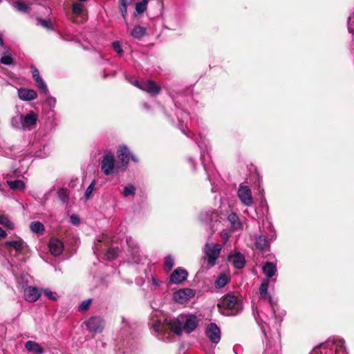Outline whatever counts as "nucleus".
Returning a JSON list of instances; mask_svg holds the SVG:
<instances>
[{"label":"nucleus","mask_w":354,"mask_h":354,"mask_svg":"<svg viewBox=\"0 0 354 354\" xmlns=\"http://www.w3.org/2000/svg\"><path fill=\"white\" fill-rule=\"evenodd\" d=\"M135 191H136L135 187L132 185H129L124 188V189L122 191V194L124 196H129L131 195H133L135 194Z\"/></svg>","instance_id":"obj_38"},{"label":"nucleus","mask_w":354,"mask_h":354,"mask_svg":"<svg viewBox=\"0 0 354 354\" xmlns=\"http://www.w3.org/2000/svg\"><path fill=\"white\" fill-rule=\"evenodd\" d=\"M78 1H79L78 2L84 3V1H86L87 0H78Z\"/></svg>","instance_id":"obj_59"},{"label":"nucleus","mask_w":354,"mask_h":354,"mask_svg":"<svg viewBox=\"0 0 354 354\" xmlns=\"http://www.w3.org/2000/svg\"><path fill=\"white\" fill-rule=\"evenodd\" d=\"M48 247L51 254L55 257L60 255L64 250L63 243L56 238L50 240Z\"/></svg>","instance_id":"obj_14"},{"label":"nucleus","mask_w":354,"mask_h":354,"mask_svg":"<svg viewBox=\"0 0 354 354\" xmlns=\"http://www.w3.org/2000/svg\"><path fill=\"white\" fill-rule=\"evenodd\" d=\"M11 126L16 129L22 130V114H18L11 118Z\"/></svg>","instance_id":"obj_25"},{"label":"nucleus","mask_w":354,"mask_h":354,"mask_svg":"<svg viewBox=\"0 0 354 354\" xmlns=\"http://www.w3.org/2000/svg\"><path fill=\"white\" fill-rule=\"evenodd\" d=\"M84 198L88 199V187H87L84 192Z\"/></svg>","instance_id":"obj_53"},{"label":"nucleus","mask_w":354,"mask_h":354,"mask_svg":"<svg viewBox=\"0 0 354 354\" xmlns=\"http://www.w3.org/2000/svg\"><path fill=\"white\" fill-rule=\"evenodd\" d=\"M174 266V260L171 256H168L165 258V269L167 271H170Z\"/></svg>","instance_id":"obj_40"},{"label":"nucleus","mask_w":354,"mask_h":354,"mask_svg":"<svg viewBox=\"0 0 354 354\" xmlns=\"http://www.w3.org/2000/svg\"><path fill=\"white\" fill-rule=\"evenodd\" d=\"M6 245L12 247L17 251L21 252L24 249V242L22 240L10 241L6 242Z\"/></svg>","instance_id":"obj_31"},{"label":"nucleus","mask_w":354,"mask_h":354,"mask_svg":"<svg viewBox=\"0 0 354 354\" xmlns=\"http://www.w3.org/2000/svg\"><path fill=\"white\" fill-rule=\"evenodd\" d=\"M142 1H145V2H147L149 3V0H142Z\"/></svg>","instance_id":"obj_60"},{"label":"nucleus","mask_w":354,"mask_h":354,"mask_svg":"<svg viewBox=\"0 0 354 354\" xmlns=\"http://www.w3.org/2000/svg\"><path fill=\"white\" fill-rule=\"evenodd\" d=\"M228 282V277L225 274L220 275L215 281L216 288H223Z\"/></svg>","instance_id":"obj_34"},{"label":"nucleus","mask_w":354,"mask_h":354,"mask_svg":"<svg viewBox=\"0 0 354 354\" xmlns=\"http://www.w3.org/2000/svg\"><path fill=\"white\" fill-rule=\"evenodd\" d=\"M94 186H95V182L93 181L92 183H90V194H91Z\"/></svg>","instance_id":"obj_55"},{"label":"nucleus","mask_w":354,"mask_h":354,"mask_svg":"<svg viewBox=\"0 0 354 354\" xmlns=\"http://www.w3.org/2000/svg\"><path fill=\"white\" fill-rule=\"evenodd\" d=\"M41 293H43L49 299H51L53 301L57 300V297L55 296V293L48 288L41 289Z\"/></svg>","instance_id":"obj_39"},{"label":"nucleus","mask_w":354,"mask_h":354,"mask_svg":"<svg viewBox=\"0 0 354 354\" xmlns=\"http://www.w3.org/2000/svg\"><path fill=\"white\" fill-rule=\"evenodd\" d=\"M3 44V41L2 38L0 37V46H2Z\"/></svg>","instance_id":"obj_58"},{"label":"nucleus","mask_w":354,"mask_h":354,"mask_svg":"<svg viewBox=\"0 0 354 354\" xmlns=\"http://www.w3.org/2000/svg\"><path fill=\"white\" fill-rule=\"evenodd\" d=\"M0 61L2 64L6 65H11L14 63L13 58L10 55H3L0 59Z\"/></svg>","instance_id":"obj_41"},{"label":"nucleus","mask_w":354,"mask_h":354,"mask_svg":"<svg viewBox=\"0 0 354 354\" xmlns=\"http://www.w3.org/2000/svg\"><path fill=\"white\" fill-rule=\"evenodd\" d=\"M57 196L63 204L66 205L68 201V190L65 188H61L57 192Z\"/></svg>","instance_id":"obj_28"},{"label":"nucleus","mask_w":354,"mask_h":354,"mask_svg":"<svg viewBox=\"0 0 354 354\" xmlns=\"http://www.w3.org/2000/svg\"><path fill=\"white\" fill-rule=\"evenodd\" d=\"M228 221L231 223L232 227L234 230L239 229L241 227V223L239 216L234 213L229 214Z\"/></svg>","instance_id":"obj_26"},{"label":"nucleus","mask_w":354,"mask_h":354,"mask_svg":"<svg viewBox=\"0 0 354 354\" xmlns=\"http://www.w3.org/2000/svg\"><path fill=\"white\" fill-rule=\"evenodd\" d=\"M237 304V299L233 295H225L218 304V307L224 310H232Z\"/></svg>","instance_id":"obj_11"},{"label":"nucleus","mask_w":354,"mask_h":354,"mask_svg":"<svg viewBox=\"0 0 354 354\" xmlns=\"http://www.w3.org/2000/svg\"><path fill=\"white\" fill-rule=\"evenodd\" d=\"M55 119L56 118H55V113L53 111L49 112L48 120L46 125L48 126V128L50 130L54 129L55 127L56 126Z\"/></svg>","instance_id":"obj_36"},{"label":"nucleus","mask_w":354,"mask_h":354,"mask_svg":"<svg viewBox=\"0 0 354 354\" xmlns=\"http://www.w3.org/2000/svg\"><path fill=\"white\" fill-rule=\"evenodd\" d=\"M7 183L12 189L24 190L26 187L24 182L21 180H8Z\"/></svg>","instance_id":"obj_24"},{"label":"nucleus","mask_w":354,"mask_h":354,"mask_svg":"<svg viewBox=\"0 0 354 354\" xmlns=\"http://www.w3.org/2000/svg\"><path fill=\"white\" fill-rule=\"evenodd\" d=\"M104 327L103 319L99 316L90 318V332L95 333H101Z\"/></svg>","instance_id":"obj_13"},{"label":"nucleus","mask_w":354,"mask_h":354,"mask_svg":"<svg viewBox=\"0 0 354 354\" xmlns=\"http://www.w3.org/2000/svg\"><path fill=\"white\" fill-rule=\"evenodd\" d=\"M31 70H32V77H33L35 81L41 77L39 75V71L35 66H32Z\"/></svg>","instance_id":"obj_46"},{"label":"nucleus","mask_w":354,"mask_h":354,"mask_svg":"<svg viewBox=\"0 0 354 354\" xmlns=\"http://www.w3.org/2000/svg\"><path fill=\"white\" fill-rule=\"evenodd\" d=\"M38 120L37 114L31 111L26 115H22V130L30 131L36 124Z\"/></svg>","instance_id":"obj_8"},{"label":"nucleus","mask_w":354,"mask_h":354,"mask_svg":"<svg viewBox=\"0 0 354 354\" xmlns=\"http://www.w3.org/2000/svg\"><path fill=\"white\" fill-rule=\"evenodd\" d=\"M18 97L23 101H32L37 97V93L34 89L20 88L18 89Z\"/></svg>","instance_id":"obj_15"},{"label":"nucleus","mask_w":354,"mask_h":354,"mask_svg":"<svg viewBox=\"0 0 354 354\" xmlns=\"http://www.w3.org/2000/svg\"><path fill=\"white\" fill-rule=\"evenodd\" d=\"M228 261L236 268L241 269L245 265V259L244 255L240 252H236L228 257Z\"/></svg>","instance_id":"obj_16"},{"label":"nucleus","mask_w":354,"mask_h":354,"mask_svg":"<svg viewBox=\"0 0 354 354\" xmlns=\"http://www.w3.org/2000/svg\"><path fill=\"white\" fill-rule=\"evenodd\" d=\"M327 348H330V349L335 348L336 354H346L344 341L342 339H328L325 343L322 344L319 346L314 348L311 354H319L320 349Z\"/></svg>","instance_id":"obj_3"},{"label":"nucleus","mask_w":354,"mask_h":354,"mask_svg":"<svg viewBox=\"0 0 354 354\" xmlns=\"http://www.w3.org/2000/svg\"><path fill=\"white\" fill-rule=\"evenodd\" d=\"M255 245L257 248L262 251H267L270 246L269 241L263 234H261L256 238Z\"/></svg>","instance_id":"obj_21"},{"label":"nucleus","mask_w":354,"mask_h":354,"mask_svg":"<svg viewBox=\"0 0 354 354\" xmlns=\"http://www.w3.org/2000/svg\"><path fill=\"white\" fill-rule=\"evenodd\" d=\"M270 281H272L274 282V281H276V279H271Z\"/></svg>","instance_id":"obj_62"},{"label":"nucleus","mask_w":354,"mask_h":354,"mask_svg":"<svg viewBox=\"0 0 354 354\" xmlns=\"http://www.w3.org/2000/svg\"><path fill=\"white\" fill-rule=\"evenodd\" d=\"M153 331L156 333V331H155L154 330H153ZM168 331H171V332H172L171 330H169V329H164V330H162V332H161V333H158V332H156V333H157L158 335H163V336H166V335H167H167H169V333H168Z\"/></svg>","instance_id":"obj_50"},{"label":"nucleus","mask_w":354,"mask_h":354,"mask_svg":"<svg viewBox=\"0 0 354 354\" xmlns=\"http://www.w3.org/2000/svg\"><path fill=\"white\" fill-rule=\"evenodd\" d=\"M50 153V147L48 145H44L42 149L37 150L35 153V156L37 158H44Z\"/></svg>","instance_id":"obj_32"},{"label":"nucleus","mask_w":354,"mask_h":354,"mask_svg":"<svg viewBox=\"0 0 354 354\" xmlns=\"http://www.w3.org/2000/svg\"><path fill=\"white\" fill-rule=\"evenodd\" d=\"M350 21H351V17H349V18L348 19V31H349L350 32H353V30H352V29H351V26H350Z\"/></svg>","instance_id":"obj_54"},{"label":"nucleus","mask_w":354,"mask_h":354,"mask_svg":"<svg viewBox=\"0 0 354 354\" xmlns=\"http://www.w3.org/2000/svg\"><path fill=\"white\" fill-rule=\"evenodd\" d=\"M120 6H127L128 0H120Z\"/></svg>","instance_id":"obj_52"},{"label":"nucleus","mask_w":354,"mask_h":354,"mask_svg":"<svg viewBox=\"0 0 354 354\" xmlns=\"http://www.w3.org/2000/svg\"><path fill=\"white\" fill-rule=\"evenodd\" d=\"M147 32V29L140 26H136L133 28L130 31V35L135 39H140L143 37Z\"/></svg>","instance_id":"obj_22"},{"label":"nucleus","mask_w":354,"mask_h":354,"mask_svg":"<svg viewBox=\"0 0 354 354\" xmlns=\"http://www.w3.org/2000/svg\"><path fill=\"white\" fill-rule=\"evenodd\" d=\"M206 335L214 344H218L221 340V330L215 323H210L206 329Z\"/></svg>","instance_id":"obj_9"},{"label":"nucleus","mask_w":354,"mask_h":354,"mask_svg":"<svg viewBox=\"0 0 354 354\" xmlns=\"http://www.w3.org/2000/svg\"><path fill=\"white\" fill-rule=\"evenodd\" d=\"M198 325V319L193 314H180L176 318H165L163 320H153L152 328L156 332L161 333L164 329H169L174 334L180 335L184 330L187 333L193 332Z\"/></svg>","instance_id":"obj_1"},{"label":"nucleus","mask_w":354,"mask_h":354,"mask_svg":"<svg viewBox=\"0 0 354 354\" xmlns=\"http://www.w3.org/2000/svg\"><path fill=\"white\" fill-rule=\"evenodd\" d=\"M88 309V299L84 300L79 306L80 311H84Z\"/></svg>","instance_id":"obj_48"},{"label":"nucleus","mask_w":354,"mask_h":354,"mask_svg":"<svg viewBox=\"0 0 354 354\" xmlns=\"http://www.w3.org/2000/svg\"><path fill=\"white\" fill-rule=\"evenodd\" d=\"M187 272L182 268H176L170 275V281L173 283L178 284L186 280L187 277Z\"/></svg>","instance_id":"obj_12"},{"label":"nucleus","mask_w":354,"mask_h":354,"mask_svg":"<svg viewBox=\"0 0 354 354\" xmlns=\"http://www.w3.org/2000/svg\"><path fill=\"white\" fill-rule=\"evenodd\" d=\"M196 143H197V145H198V147H201L200 143H199L198 141H196Z\"/></svg>","instance_id":"obj_61"},{"label":"nucleus","mask_w":354,"mask_h":354,"mask_svg":"<svg viewBox=\"0 0 354 354\" xmlns=\"http://www.w3.org/2000/svg\"><path fill=\"white\" fill-rule=\"evenodd\" d=\"M262 271L268 279H271L277 273L276 265L272 262H266L262 268Z\"/></svg>","instance_id":"obj_20"},{"label":"nucleus","mask_w":354,"mask_h":354,"mask_svg":"<svg viewBox=\"0 0 354 354\" xmlns=\"http://www.w3.org/2000/svg\"><path fill=\"white\" fill-rule=\"evenodd\" d=\"M222 246L218 243H209L205 245L204 252L208 265L211 267L216 264V260L220 256Z\"/></svg>","instance_id":"obj_2"},{"label":"nucleus","mask_w":354,"mask_h":354,"mask_svg":"<svg viewBox=\"0 0 354 354\" xmlns=\"http://www.w3.org/2000/svg\"><path fill=\"white\" fill-rule=\"evenodd\" d=\"M117 153L118 158L121 162L122 166L126 168L130 159V153L129 149L126 146H121L118 149Z\"/></svg>","instance_id":"obj_18"},{"label":"nucleus","mask_w":354,"mask_h":354,"mask_svg":"<svg viewBox=\"0 0 354 354\" xmlns=\"http://www.w3.org/2000/svg\"><path fill=\"white\" fill-rule=\"evenodd\" d=\"M112 46L115 52L118 53L119 55H122L123 54V50L121 46L120 43L118 41H113L112 44Z\"/></svg>","instance_id":"obj_42"},{"label":"nucleus","mask_w":354,"mask_h":354,"mask_svg":"<svg viewBox=\"0 0 354 354\" xmlns=\"http://www.w3.org/2000/svg\"><path fill=\"white\" fill-rule=\"evenodd\" d=\"M147 2L145 1H140L136 4V10L138 14L143 13L146 10L147 7Z\"/></svg>","instance_id":"obj_37"},{"label":"nucleus","mask_w":354,"mask_h":354,"mask_svg":"<svg viewBox=\"0 0 354 354\" xmlns=\"http://www.w3.org/2000/svg\"><path fill=\"white\" fill-rule=\"evenodd\" d=\"M83 324L86 328H88V320L84 321Z\"/></svg>","instance_id":"obj_56"},{"label":"nucleus","mask_w":354,"mask_h":354,"mask_svg":"<svg viewBox=\"0 0 354 354\" xmlns=\"http://www.w3.org/2000/svg\"><path fill=\"white\" fill-rule=\"evenodd\" d=\"M35 83L37 86L40 89L41 92L45 95H47L48 93V89L47 85L44 80L40 77L38 80H35Z\"/></svg>","instance_id":"obj_33"},{"label":"nucleus","mask_w":354,"mask_h":354,"mask_svg":"<svg viewBox=\"0 0 354 354\" xmlns=\"http://www.w3.org/2000/svg\"><path fill=\"white\" fill-rule=\"evenodd\" d=\"M24 347L28 353L33 354H43L44 353V348L41 344L35 341H27Z\"/></svg>","instance_id":"obj_17"},{"label":"nucleus","mask_w":354,"mask_h":354,"mask_svg":"<svg viewBox=\"0 0 354 354\" xmlns=\"http://www.w3.org/2000/svg\"><path fill=\"white\" fill-rule=\"evenodd\" d=\"M131 159L132 160H133L134 162H137V159L133 156H131Z\"/></svg>","instance_id":"obj_57"},{"label":"nucleus","mask_w":354,"mask_h":354,"mask_svg":"<svg viewBox=\"0 0 354 354\" xmlns=\"http://www.w3.org/2000/svg\"><path fill=\"white\" fill-rule=\"evenodd\" d=\"M86 8L84 3L74 2L72 5V13L77 17H82L85 15Z\"/></svg>","instance_id":"obj_19"},{"label":"nucleus","mask_w":354,"mask_h":354,"mask_svg":"<svg viewBox=\"0 0 354 354\" xmlns=\"http://www.w3.org/2000/svg\"><path fill=\"white\" fill-rule=\"evenodd\" d=\"M56 99L54 97L48 96L46 100V104L50 108L53 109L55 106L56 104Z\"/></svg>","instance_id":"obj_43"},{"label":"nucleus","mask_w":354,"mask_h":354,"mask_svg":"<svg viewBox=\"0 0 354 354\" xmlns=\"http://www.w3.org/2000/svg\"><path fill=\"white\" fill-rule=\"evenodd\" d=\"M237 194L243 205L251 206L253 204L254 200L252 196V192L248 186L241 185Z\"/></svg>","instance_id":"obj_7"},{"label":"nucleus","mask_w":354,"mask_h":354,"mask_svg":"<svg viewBox=\"0 0 354 354\" xmlns=\"http://www.w3.org/2000/svg\"><path fill=\"white\" fill-rule=\"evenodd\" d=\"M127 6H120V10L122 13V15L124 18H125L127 14Z\"/></svg>","instance_id":"obj_49"},{"label":"nucleus","mask_w":354,"mask_h":354,"mask_svg":"<svg viewBox=\"0 0 354 354\" xmlns=\"http://www.w3.org/2000/svg\"><path fill=\"white\" fill-rule=\"evenodd\" d=\"M6 236V232L3 228L0 227V238H5Z\"/></svg>","instance_id":"obj_51"},{"label":"nucleus","mask_w":354,"mask_h":354,"mask_svg":"<svg viewBox=\"0 0 354 354\" xmlns=\"http://www.w3.org/2000/svg\"><path fill=\"white\" fill-rule=\"evenodd\" d=\"M38 22L42 27L47 28V29L50 28L51 24H50V21H48L46 19H39Z\"/></svg>","instance_id":"obj_45"},{"label":"nucleus","mask_w":354,"mask_h":354,"mask_svg":"<svg viewBox=\"0 0 354 354\" xmlns=\"http://www.w3.org/2000/svg\"><path fill=\"white\" fill-rule=\"evenodd\" d=\"M82 39L84 40V42H82V41H81V39L78 38V39H77V43H78V44H79V45H80V46H81L84 50H86V49H87V48H88V41H87V40H86V36H83V35H82Z\"/></svg>","instance_id":"obj_44"},{"label":"nucleus","mask_w":354,"mask_h":354,"mask_svg":"<svg viewBox=\"0 0 354 354\" xmlns=\"http://www.w3.org/2000/svg\"><path fill=\"white\" fill-rule=\"evenodd\" d=\"M0 224L10 230H13L15 228V225L12 221L8 218V216L4 214L0 215Z\"/></svg>","instance_id":"obj_27"},{"label":"nucleus","mask_w":354,"mask_h":354,"mask_svg":"<svg viewBox=\"0 0 354 354\" xmlns=\"http://www.w3.org/2000/svg\"><path fill=\"white\" fill-rule=\"evenodd\" d=\"M133 85L140 89L147 91L151 95H156L160 92V88L153 81H138L134 80L131 82Z\"/></svg>","instance_id":"obj_5"},{"label":"nucleus","mask_w":354,"mask_h":354,"mask_svg":"<svg viewBox=\"0 0 354 354\" xmlns=\"http://www.w3.org/2000/svg\"><path fill=\"white\" fill-rule=\"evenodd\" d=\"M30 230L37 234H42L45 230L44 225L39 221H33L30 224Z\"/></svg>","instance_id":"obj_23"},{"label":"nucleus","mask_w":354,"mask_h":354,"mask_svg":"<svg viewBox=\"0 0 354 354\" xmlns=\"http://www.w3.org/2000/svg\"><path fill=\"white\" fill-rule=\"evenodd\" d=\"M118 255V250L116 248H109L106 251L105 256L108 260H114Z\"/></svg>","instance_id":"obj_35"},{"label":"nucleus","mask_w":354,"mask_h":354,"mask_svg":"<svg viewBox=\"0 0 354 354\" xmlns=\"http://www.w3.org/2000/svg\"><path fill=\"white\" fill-rule=\"evenodd\" d=\"M12 6L18 12H26L28 10L29 7L24 2L17 1L12 3Z\"/></svg>","instance_id":"obj_30"},{"label":"nucleus","mask_w":354,"mask_h":354,"mask_svg":"<svg viewBox=\"0 0 354 354\" xmlns=\"http://www.w3.org/2000/svg\"><path fill=\"white\" fill-rule=\"evenodd\" d=\"M196 292L191 288H182L174 293V299L179 304H184L194 297Z\"/></svg>","instance_id":"obj_6"},{"label":"nucleus","mask_w":354,"mask_h":354,"mask_svg":"<svg viewBox=\"0 0 354 354\" xmlns=\"http://www.w3.org/2000/svg\"><path fill=\"white\" fill-rule=\"evenodd\" d=\"M101 169L107 176L112 174L115 170H118V167H115V158L113 153H107L103 156Z\"/></svg>","instance_id":"obj_4"},{"label":"nucleus","mask_w":354,"mask_h":354,"mask_svg":"<svg viewBox=\"0 0 354 354\" xmlns=\"http://www.w3.org/2000/svg\"><path fill=\"white\" fill-rule=\"evenodd\" d=\"M270 280L266 279H264L259 287V293L262 298L266 299L268 297V288Z\"/></svg>","instance_id":"obj_29"},{"label":"nucleus","mask_w":354,"mask_h":354,"mask_svg":"<svg viewBox=\"0 0 354 354\" xmlns=\"http://www.w3.org/2000/svg\"><path fill=\"white\" fill-rule=\"evenodd\" d=\"M24 299L28 302H35L41 296V290L35 286H27L24 290Z\"/></svg>","instance_id":"obj_10"},{"label":"nucleus","mask_w":354,"mask_h":354,"mask_svg":"<svg viewBox=\"0 0 354 354\" xmlns=\"http://www.w3.org/2000/svg\"><path fill=\"white\" fill-rule=\"evenodd\" d=\"M70 220L75 225H77L80 223V217L77 214H72L70 217Z\"/></svg>","instance_id":"obj_47"}]
</instances>
